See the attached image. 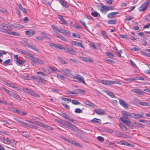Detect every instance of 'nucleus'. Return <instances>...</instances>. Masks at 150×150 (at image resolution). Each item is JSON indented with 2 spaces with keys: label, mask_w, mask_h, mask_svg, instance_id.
<instances>
[{
  "label": "nucleus",
  "mask_w": 150,
  "mask_h": 150,
  "mask_svg": "<svg viewBox=\"0 0 150 150\" xmlns=\"http://www.w3.org/2000/svg\"><path fill=\"white\" fill-rule=\"evenodd\" d=\"M28 59L31 60L32 62H31V64L33 65H34L35 64L42 65L45 64V62L43 61L42 60L37 57H34L33 55H30L28 57Z\"/></svg>",
  "instance_id": "nucleus-1"
},
{
  "label": "nucleus",
  "mask_w": 150,
  "mask_h": 150,
  "mask_svg": "<svg viewBox=\"0 0 150 150\" xmlns=\"http://www.w3.org/2000/svg\"><path fill=\"white\" fill-rule=\"evenodd\" d=\"M0 28L3 29V30H0V31L8 34H9L10 31L12 30L11 27L5 23L1 24L0 25Z\"/></svg>",
  "instance_id": "nucleus-2"
},
{
  "label": "nucleus",
  "mask_w": 150,
  "mask_h": 150,
  "mask_svg": "<svg viewBox=\"0 0 150 150\" xmlns=\"http://www.w3.org/2000/svg\"><path fill=\"white\" fill-rule=\"evenodd\" d=\"M122 116L120 118V120L124 123L126 124V122H129V120L128 119V116L129 117V112L123 111L122 112Z\"/></svg>",
  "instance_id": "nucleus-3"
},
{
  "label": "nucleus",
  "mask_w": 150,
  "mask_h": 150,
  "mask_svg": "<svg viewBox=\"0 0 150 150\" xmlns=\"http://www.w3.org/2000/svg\"><path fill=\"white\" fill-rule=\"evenodd\" d=\"M18 5V7L16 8V13L18 14V17H20L21 16V12L19 10L22 11L23 13H26L27 12V11L25 8L23 7L22 5L21 4H20L18 5Z\"/></svg>",
  "instance_id": "nucleus-4"
},
{
  "label": "nucleus",
  "mask_w": 150,
  "mask_h": 150,
  "mask_svg": "<svg viewBox=\"0 0 150 150\" xmlns=\"http://www.w3.org/2000/svg\"><path fill=\"white\" fill-rule=\"evenodd\" d=\"M150 3V0H146L145 1L139 8L140 11H143L146 9Z\"/></svg>",
  "instance_id": "nucleus-5"
},
{
  "label": "nucleus",
  "mask_w": 150,
  "mask_h": 150,
  "mask_svg": "<svg viewBox=\"0 0 150 150\" xmlns=\"http://www.w3.org/2000/svg\"><path fill=\"white\" fill-rule=\"evenodd\" d=\"M144 113L141 112L140 114L136 113H129V117L135 119H137L139 118H144L143 116Z\"/></svg>",
  "instance_id": "nucleus-6"
},
{
  "label": "nucleus",
  "mask_w": 150,
  "mask_h": 150,
  "mask_svg": "<svg viewBox=\"0 0 150 150\" xmlns=\"http://www.w3.org/2000/svg\"><path fill=\"white\" fill-rule=\"evenodd\" d=\"M62 50H64L65 52L71 54H75L76 53L75 51L73 49L69 46L65 47H63Z\"/></svg>",
  "instance_id": "nucleus-7"
},
{
  "label": "nucleus",
  "mask_w": 150,
  "mask_h": 150,
  "mask_svg": "<svg viewBox=\"0 0 150 150\" xmlns=\"http://www.w3.org/2000/svg\"><path fill=\"white\" fill-rule=\"evenodd\" d=\"M126 122L127 123L126 124L132 129H133L134 127H139L140 125V124L139 123L130 122V121L129 122Z\"/></svg>",
  "instance_id": "nucleus-8"
},
{
  "label": "nucleus",
  "mask_w": 150,
  "mask_h": 150,
  "mask_svg": "<svg viewBox=\"0 0 150 150\" xmlns=\"http://www.w3.org/2000/svg\"><path fill=\"white\" fill-rule=\"evenodd\" d=\"M1 89L5 91L6 93L8 94L10 96H11L12 98H14L17 95V94L16 93H14L12 91H10L8 90L7 89L4 87H2Z\"/></svg>",
  "instance_id": "nucleus-9"
},
{
  "label": "nucleus",
  "mask_w": 150,
  "mask_h": 150,
  "mask_svg": "<svg viewBox=\"0 0 150 150\" xmlns=\"http://www.w3.org/2000/svg\"><path fill=\"white\" fill-rule=\"evenodd\" d=\"M14 60L16 63L18 65L21 66L25 62V61H22L18 57V55H15L14 56Z\"/></svg>",
  "instance_id": "nucleus-10"
},
{
  "label": "nucleus",
  "mask_w": 150,
  "mask_h": 150,
  "mask_svg": "<svg viewBox=\"0 0 150 150\" xmlns=\"http://www.w3.org/2000/svg\"><path fill=\"white\" fill-rule=\"evenodd\" d=\"M114 132L116 135L119 137H122L125 138H130V137L129 135H126L122 132H119L117 131L114 130Z\"/></svg>",
  "instance_id": "nucleus-11"
},
{
  "label": "nucleus",
  "mask_w": 150,
  "mask_h": 150,
  "mask_svg": "<svg viewBox=\"0 0 150 150\" xmlns=\"http://www.w3.org/2000/svg\"><path fill=\"white\" fill-rule=\"evenodd\" d=\"M74 78V79H76L77 80L76 81H79L85 84H86L84 80V79L82 76L80 75L77 74L75 75Z\"/></svg>",
  "instance_id": "nucleus-12"
},
{
  "label": "nucleus",
  "mask_w": 150,
  "mask_h": 150,
  "mask_svg": "<svg viewBox=\"0 0 150 150\" xmlns=\"http://www.w3.org/2000/svg\"><path fill=\"white\" fill-rule=\"evenodd\" d=\"M115 142L117 144H119L123 145L125 146H129L131 147H134V145L131 143H129L128 142H126L125 141H115Z\"/></svg>",
  "instance_id": "nucleus-13"
},
{
  "label": "nucleus",
  "mask_w": 150,
  "mask_h": 150,
  "mask_svg": "<svg viewBox=\"0 0 150 150\" xmlns=\"http://www.w3.org/2000/svg\"><path fill=\"white\" fill-rule=\"evenodd\" d=\"M120 84V83L119 81H114L104 80L103 84L106 85H111L112 84Z\"/></svg>",
  "instance_id": "nucleus-14"
},
{
  "label": "nucleus",
  "mask_w": 150,
  "mask_h": 150,
  "mask_svg": "<svg viewBox=\"0 0 150 150\" xmlns=\"http://www.w3.org/2000/svg\"><path fill=\"white\" fill-rule=\"evenodd\" d=\"M14 119L23 126L28 127H31V126L29 124L21 120L16 118H14Z\"/></svg>",
  "instance_id": "nucleus-15"
},
{
  "label": "nucleus",
  "mask_w": 150,
  "mask_h": 150,
  "mask_svg": "<svg viewBox=\"0 0 150 150\" xmlns=\"http://www.w3.org/2000/svg\"><path fill=\"white\" fill-rule=\"evenodd\" d=\"M120 104L126 109L128 108V105L124 100L122 99H119Z\"/></svg>",
  "instance_id": "nucleus-16"
},
{
  "label": "nucleus",
  "mask_w": 150,
  "mask_h": 150,
  "mask_svg": "<svg viewBox=\"0 0 150 150\" xmlns=\"http://www.w3.org/2000/svg\"><path fill=\"white\" fill-rule=\"evenodd\" d=\"M58 16V18L60 20V21L62 22V23L67 26L68 23L64 19L63 16L60 15H59Z\"/></svg>",
  "instance_id": "nucleus-17"
},
{
  "label": "nucleus",
  "mask_w": 150,
  "mask_h": 150,
  "mask_svg": "<svg viewBox=\"0 0 150 150\" xmlns=\"http://www.w3.org/2000/svg\"><path fill=\"white\" fill-rule=\"evenodd\" d=\"M80 58L81 60L87 62L92 63L93 62V61L92 59H89L86 57H80Z\"/></svg>",
  "instance_id": "nucleus-18"
},
{
  "label": "nucleus",
  "mask_w": 150,
  "mask_h": 150,
  "mask_svg": "<svg viewBox=\"0 0 150 150\" xmlns=\"http://www.w3.org/2000/svg\"><path fill=\"white\" fill-rule=\"evenodd\" d=\"M100 10L103 13L106 14L107 12L108 11L107 6L104 5L101 6Z\"/></svg>",
  "instance_id": "nucleus-19"
},
{
  "label": "nucleus",
  "mask_w": 150,
  "mask_h": 150,
  "mask_svg": "<svg viewBox=\"0 0 150 150\" xmlns=\"http://www.w3.org/2000/svg\"><path fill=\"white\" fill-rule=\"evenodd\" d=\"M18 132L24 137L27 138L29 137L28 133L26 132H23L21 131H18Z\"/></svg>",
  "instance_id": "nucleus-20"
},
{
  "label": "nucleus",
  "mask_w": 150,
  "mask_h": 150,
  "mask_svg": "<svg viewBox=\"0 0 150 150\" xmlns=\"http://www.w3.org/2000/svg\"><path fill=\"white\" fill-rule=\"evenodd\" d=\"M72 44L74 45H75L77 46H80L83 48H84V47L82 45L81 42H79L75 41H73L72 42Z\"/></svg>",
  "instance_id": "nucleus-21"
},
{
  "label": "nucleus",
  "mask_w": 150,
  "mask_h": 150,
  "mask_svg": "<svg viewBox=\"0 0 150 150\" xmlns=\"http://www.w3.org/2000/svg\"><path fill=\"white\" fill-rule=\"evenodd\" d=\"M26 35L29 36H31L34 35L35 33V32L34 30H27L25 31Z\"/></svg>",
  "instance_id": "nucleus-22"
},
{
  "label": "nucleus",
  "mask_w": 150,
  "mask_h": 150,
  "mask_svg": "<svg viewBox=\"0 0 150 150\" xmlns=\"http://www.w3.org/2000/svg\"><path fill=\"white\" fill-rule=\"evenodd\" d=\"M132 92L138 94L143 95V92H142L141 90L139 89L133 88L131 90Z\"/></svg>",
  "instance_id": "nucleus-23"
},
{
  "label": "nucleus",
  "mask_w": 150,
  "mask_h": 150,
  "mask_svg": "<svg viewBox=\"0 0 150 150\" xmlns=\"http://www.w3.org/2000/svg\"><path fill=\"white\" fill-rule=\"evenodd\" d=\"M94 111L98 115H103L105 113L102 109H95Z\"/></svg>",
  "instance_id": "nucleus-24"
},
{
  "label": "nucleus",
  "mask_w": 150,
  "mask_h": 150,
  "mask_svg": "<svg viewBox=\"0 0 150 150\" xmlns=\"http://www.w3.org/2000/svg\"><path fill=\"white\" fill-rule=\"evenodd\" d=\"M59 1L63 6L67 8H69V5L66 2H65L64 0H59Z\"/></svg>",
  "instance_id": "nucleus-25"
},
{
  "label": "nucleus",
  "mask_w": 150,
  "mask_h": 150,
  "mask_svg": "<svg viewBox=\"0 0 150 150\" xmlns=\"http://www.w3.org/2000/svg\"><path fill=\"white\" fill-rule=\"evenodd\" d=\"M74 93L76 95H77L80 93H83L85 92V91L83 90L76 89L74 90Z\"/></svg>",
  "instance_id": "nucleus-26"
},
{
  "label": "nucleus",
  "mask_w": 150,
  "mask_h": 150,
  "mask_svg": "<svg viewBox=\"0 0 150 150\" xmlns=\"http://www.w3.org/2000/svg\"><path fill=\"white\" fill-rule=\"evenodd\" d=\"M118 12H111L108 14V17L109 18H112L114 17L115 15L118 14Z\"/></svg>",
  "instance_id": "nucleus-27"
},
{
  "label": "nucleus",
  "mask_w": 150,
  "mask_h": 150,
  "mask_svg": "<svg viewBox=\"0 0 150 150\" xmlns=\"http://www.w3.org/2000/svg\"><path fill=\"white\" fill-rule=\"evenodd\" d=\"M18 52L19 53L25 55H27L29 56V55H31L30 54L28 53L26 51L22 49H19L18 50Z\"/></svg>",
  "instance_id": "nucleus-28"
},
{
  "label": "nucleus",
  "mask_w": 150,
  "mask_h": 150,
  "mask_svg": "<svg viewBox=\"0 0 150 150\" xmlns=\"http://www.w3.org/2000/svg\"><path fill=\"white\" fill-rule=\"evenodd\" d=\"M57 57L59 62L63 64H67L68 62L67 61L62 59L59 56H58Z\"/></svg>",
  "instance_id": "nucleus-29"
},
{
  "label": "nucleus",
  "mask_w": 150,
  "mask_h": 150,
  "mask_svg": "<svg viewBox=\"0 0 150 150\" xmlns=\"http://www.w3.org/2000/svg\"><path fill=\"white\" fill-rule=\"evenodd\" d=\"M12 25L14 28H21L23 27V26L21 25L16 23H14Z\"/></svg>",
  "instance_id": "nucleus-30"
},
{
  "label": "nucleus",
  "mask_w": 150,
  "mask_h": 150,
  "mask_svg": "<svg viewBox=\"0 0 150 150\" xmlns=\"http://www.w3.org/2000/svg\"><path fill=\"white\" fill-rule=\"evenodd\" d=\"M51 27L53 29L54 31V32L57 33L59 32V29L56 26L54 25H52Z\"/></svg>",
  "instance_id": "nucleus-31"
},
{
  "label": "nucleus",
  "mask_w": 150,
  "mask_h": 150,
  "mask_svg": "<svg viewBox=\"0 0 150 150\" xmlns=\"http://www.w3.org/2000/svg\"><path fill=\"white\" fill-rule=\"evenodd\" d=\"M91 15L93 16L96 17H100V14L95 11L91 12Z\"/></svg>",
  "instance_id": "nucleus-32"
},
{
  "label": "nucleus",
  "mask_w": 150,
  "mask_h": 150,
  "mask_svg": "<svg viewBox=\"0 0 150 150\" xmlns=\"http://www.w3.org/2000/svg\"><path fill=\"white\" fill-rule=\"evenodd\" d=\"M85 103L86 105L91 106L92 107H94L95 105L93 103H91L88 100H87L86 101H85Z\"/></svg>",
  "instance_id": "nucleus-33"
},
{
  "label": "nucleus",
  "mask_w": 150,
  "mask_h": 150,
  "mask_svg": "<svg viewBox=\"0 0 150 150\" xmlns=\"http://www.w3.org/2000/svg\"><path fill=\"white\" fill-rule=\"evenodd\" d=\"M8 34L16 36H20V34L17 32H11V31H10L9 34Z\"/></svg>",
  "instance_id": "nucleus-34"
},
{
  "label": "nucleus",
  "mask_w": 150,
  "mask_h": 150,
  "mask_svg": "<svg viewBox=\"0 0 150 150\" xmlns=\"http://www.w3.org/2000/svg\"><path fill=\"white\" fill-rule=\"evenodd\" d=\"M41 34L43 35V37L45 38H47L48 40H50L51 38L48 37L47 34L44 32H42L41 33Z\"/></svg>",
  "instance_id": "nucleus-35"
},
{
  "label": "nucleus",
  "mask_w": 150,
  "mask_h": 150,
  "mask_svg": "<svg viewBox=\"0 0 150 150\" xmlns=\"http://www.w3.org/2000/svg\"><path fill=\"white\" fill-rule=\"evenodd\" d=\"M62 72H63L66 75L70 74L71 73L70 70L68 69L62 70Z\"/></svg>",
  "instance_id": "nucleus-36"
},
{
  "label": "nucleus",
  "mask_w": 150,
  "mask_h": 150,
  "mask_svg": "<svg viewBox=\"0 0 150 150\" xmlns=\"http://www.w3.org/2000/svg\"><path fill=\"white\" fill-rule=\"evenodd\" d=\"M106 54L110 58H112V57H114V55L110 52H106Z\"/></svg>",
  "instance_id": "nucleus-37"
},
{
  "label": "nucleus",
  "mask_w": 150,
  "mask_h": 150,
  "mask_svg": "<svg viewBox=\"0 0 150 150\" xmlns=\"http://www.w3.org/2000/svg\"><path fill=\"white\" fill-rule=\"evenodd\" d=\"M105 92L106 93H107L108 95L110 96V97H111L112 98H114L115 97V96L112 93H111L110 92H108V91H105Z\"/></svg>",
  "instance_id": "nucleus-38"
},
{
  "label": "nucleus",
  "mask_w": 150,
  "mask_h": 150,
  "mask_svg": "<svg viewBox=\"0 0 150 150\" xmlns=\"http://www.w3.org/2000/svg\"><path fill=\"white\" fill-rule=\"evenodd\" d=\"M54 47L55 48H57L59 49H63V47L61 45H57L54 44Z\"/></svg>",
  "instance_id": "nucleus-39"
},
{
  "label": "nucleus",
  "mask_w": 150,
  "mask_h": 150,
  "mask_svg": "<svg viewBox=\"0 0 150 150\" xmlns=\"http://www.w3.org/2000/svg\"><path fill=\"white\" fill-rule=\"evenodd\" d=\"M116 20H110L108 21V23L110 24H114L116 23Z\"/></svg>",
  "instance_id": "nucleus-40"
},
{
  "label": "nucleus",
  "mask_w": 150,
  "mask_h": 150,
  "mask_svg": "<svg viewBox=\"0 0 150 150\" xmlns=\"http://www.w3.org/2000/svg\"><path fill=\"white\" fill-rule=\"evenodd\" d=\"M71 103L74 105H79L80 104V103L78 100H73L71 101Z\"/></svg>",
  "instance_id": "nucleus-41"
},
{
  "label": "nucleus",
  "mask_w": 150,
  "mask_h": 150,
  "mask_svg": "<svg viewBox=\"0 0 150 150\" xmlns=\"http://www.w3.org/2000/svg\"><path fill=\"white\" fill-rule=\"evenodd\" d=\"M136 77L133 78H129L127 79V81L129 82H131L133 81H134L136 80Z\"/></svg>",
  "instance_id": "nucleus-42"
},
{
  "label": "nucleus",
  "mask_w": 150,
  "mask_h": 150,
  "mask_svg": "<svg viewBox=\"0 0 150 150\" xmlns=\"http://www.w3.org/2000/svg\"><path fill=\"white\" fill-rule=\"evenodd\" d=\"M92 121L94 122L100 123L101 122V120L99 119L94 118L92 120Z\"/></svg>",
  "instance_id": "nucleus-43"
},
{
  "label": "nucleus",
  "mask_w": 150,
  "mask_h": 150,
  "mask_svg": "<svg viewBox=\"0 0 150 150\" xmlns=\"http://www.w3.org/2000/svg\"><path fill=\"white\" fill-rule=\"evenodd\" d=\"M38 82H41V83H44L45 80L43 78L39 76Z\"/></svg>",
  "instance_id": "nucleus-44"
},
{
  "label": "nucleus",
  "mask_w": 150,
  "mask_h": 150,
  "mask_svg": "<svg viewBox=\"0 0 150 150\" xmlns=\"http://www.w3.org/2000/svg\"><path fill=\"white\" fill-rule=\"evenodd\" d=\"M50 89L52 92H57V93H59V90L55 89L53 88H50Z\"/></svg>",
  "instance_id": "nucleus-45"
},
{
  "label": "nucleus",
  "mask_w": 150,
  "mask_h": 150,
  "mask_svg": "<svg viewBox=\"0 0 150 150\" xmlns=\"http://www.w3.org/2000/svg\"><path fill=\"white\" fill-rule=\"evenodd\" d=\"M97 139L100 142H103L104 140V139L103 137L101 136H98L97 137Z\"/></svg>",
  "instance_id": "nucleus-46"
},
{
  "label": "nucleus",
  "mask_w": 150,
  "mask_h": 150,
  "mask_svg": "<svg viewBox=\"0 0 150 150\" xmlns=\"http://www.w3.org/2000/svg\"><path fill=\"white\" fill-rule=\"evenodd\" d=\"M10 60V59H7L3 63V64L4 66L7 65L9 62Z\"/></svg>",
  "instance_id": "nucleus-47"
},
{
  "label": "nucleus",
  "mask_w": 150,
  "mask_h": 150,
  "mask_svg": "<svg viewBox=\"0 0 150 150\" xmlns=\"http://www.w3.org/2000/svg\"><path fill=\"white\" fill-rule=\"evenodd\" d=\"M60 37L59 38H60L62 40L64 41L65 42H67V40L65 38L62 36V35H59Z\"/></svg>",
  "instance_id": "nucleus-48"
},
{
  "label": "nucleus",
  "mask_w": 150,
  "mask_h": 150,
  "mask_svg": "<svg viewBox=\"0 0 150 150\" xmlns=\"http://www.w3.org/2000/svg\"><path fill=\"white\" fill-rule=\"evenodd\" d=\"M14 98L20 101L21 100V98L20 96L19 95L17 94V95Z\"/></svg>",
  "instance_id": "nucleus-49"
},
{
  "label": "nucleus",
  "mask_w": 150,
  "mask_h": 150,
  "mask_svg": "<svg viewBox=\"0 0 150 150\" xmlns=\"http://www.w3.org/2000/svg\"><path fill=\"white\" fill-rule=\"evenodd\" d=\"M66 30H65L63 29H61L59 30V32L62 33L63 34H65L66 32Z\"/></svg>",
  "instance_id": "nucleus-50"
},
{
  "label": "nucleus",
  "mask_w": 150,
  "mask_h": 150,
  "mask_svg": "<svg viewBox=\"0 0 150 150\" xmlns=\"http://www.w3.org/2000/svg\"><path fill=\"white\" fill-rule=\"evenodd\" d=\"M29 47L31 48L33 50H35L37 52H39V50H38V49L35 47L32 46L31 45H29Z\"/></svg>",
  "instance_id": "nucleus-51"
},
{
  "label": "nucleus",
  "mask_w": 150,
  "mask_h": 150,
  "mask_svg": "<svg viewBox=\"0 0 150 150\" xmlns=\"http://www.w3.org/2000/svg\"><path fill=\"white\" fill-rule=\"evenodd\" d=\"M101 33L103 36L105 38H108V36L106 35L105 32L102 31H101Z\"/></svg>",
  "instance_id": "nucleus-52"
},
{
  "label": "nucleus",
  "mask_w": 150,
  "mask_h": 150,
  "mask_svg": "<svg viewBox=\"0 0 150 150\" xmlns=\"http://www.w3.org/2000/svg\"><path fill=\"white\" fill-rule=\"evenodd\" d=\"M77 37V38H80V36L78 34H76L75 33H73L71 37Z\"/></svg>",
  "instance_id": "nucleus-53"
},
{
  "label": "nucleus",
  "mask_w": 150,
  "mask_h": 150,
  "mask_svg": "<svg viewBox=\"0 0 150 150\" xmlns=\"http://www.w3.org/2000/svg\"><path fill=\"white\" fill-rule=\"evenodd\" d=\"M23 91L29 94L30 89H28L25 88H23Z\"/></svg>",
  "instance_id": "nucleus-54"
},
{
  "label": "nucleus",
  "mask_w": 150,
  "mask_h": 150,
  "mask_svg": "<svg viewBox=\"0 0 150 150\" xmlns=\"http://www.w3.org/2000/svg\"><path fill=\"white\" fill-rule=\"evenodd\" d=\"M39 76H32V78L37 81H38Z\"/></svg>",
  "instance_id": "nucleus-55"
},
{
  "label": "nucleus",
  "mask_w": 150,
  "mask_h": 150,
  "mask_svg": "<svg viewBox=\"0 0 150 150\" xmlns=\"http://www.w3.org/2000/svg\"><path fill=\"white\" fill-rule=\"evenodd\" d=\"M82 112L81 109L79 108H76L75 110V112L77 113H80Z\"/></svg>",
  "instance_id": "nucleus-56"
},
{
  "label": "nucleus",
  "mask_w": 150,
  "mask_h": 150,
  "mask_svg": "<svg viewBox=\"0 0 150 150\" xmlns=\"http://www.w3.org/2000/svg\"><path fill=\"white\" fill-rule=\"evenodd\" d=\"M35 38L36 39L40 42L44 40L43 38L41 37H36Z\"/></svg>",
  "instance_id": "nucleus-57"
},
{
  "label": "nucleus",
  "mask_w": 150,
  "mask_h": 150,
  "mask_svg": "<svg viewBox=\"0 0 150 150\" xmlns=\"http://www.w3.org/2000/svg\"><path fill=\"white\" fill-rule=\"evenodd\" d=\"M130 62L132 67L134 68H136L137 67L136 64L132 60H130Z\"/></svg>",
  "instance_id": "nucleus-58"
},
{
  "label": "nucleus",
  "mask_w": 150,
  "mask_h": 150,
  "mask_svg": "<svg viewBox=\"0 0 150 150\" xmlns=\"http://www.w3.org/2000/svg\"><path fill=\"white\" fill-rule=\"evenodd\" d=\"M127 20L130 21L133 19L134 18L133 17H129V16H126Z\"/></svg>",
  "instance_id": "nucleus-59"
},
{
  "label": "nucleus",
  "mask_w": 150,
  "mask_h": 150,
  "mask_svg": "<svg viewBox=\"0 0 150 150\" xmlns=\"http://www.w3.org/2000/svg\"><path fill=\"white\" fill-rule=\"evenodd\" d=\"M57 76L58 77L62 79H64L65 78L64 76L62 75L59 74H57Z\"/></svg>",
  "instance_id": "nucleus-60"
},
{
  "label": "nucleus",
  "mask_w": 150,
  "mask_h": 150,
  "mask_svg": "<svg viewBox=\"0 0 150 150\" xmlns=\"http://www.w3.org/2000/svg\"><path fill=\"white\" fill-rule=\"evenodd\" d=\"M62 100H64L65 101H68L69 102H70L71 101V99L67 98H62Z\"/></svg>",
  "instance_id": "nucleus-61"
},
{
  "label": "nucleus",
  "mask_w": 150,
  "mask_h": 150,
  "mask_svg": "<svg viewBox=\"0 0 150 150\" xmlns=\"http://www.w3.org/2000/svg\"><path fill=\"white\" fill-rule=\"evenodd\" d=\"M144 19L148 21H150V17L149 15H146L144 16Z\"/></svg>",
  "instance_id": "nucleus-62"
},
{
  "label": "nucleus",
  "mask_w": 150,
  "mask_h": 150,
  "mask_svg": "<svg viewBox=\"0 0 150 150\" xmlns=\"http://www.w3.org/2000/svg\"><path fill=\"white\" fill-rule=\"evenodd\" d=\"M14 112L19 114H21V111L20 110H18L16 109H15L14 110Z\"/></svg>",
  "instance_id": "nucleus-63"
},
{
  "label": "nucleus",
  "mask_w": 150,
  "mask_h": 150,
  "mask_svg": "<svg viewBox=\"0 0 150 150\" xmlns=\"http://www.w3.org/2000/svg\"><path fill=\"white\" fill-rule=\"evenodd\" d=\"M89 45L91 47H93L95 49H96V47L94 43L90 42L89 43Z\"/></svg>",
  "instance_id": "nucleus-64"
}]
</instances>
